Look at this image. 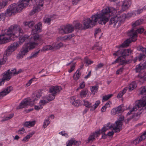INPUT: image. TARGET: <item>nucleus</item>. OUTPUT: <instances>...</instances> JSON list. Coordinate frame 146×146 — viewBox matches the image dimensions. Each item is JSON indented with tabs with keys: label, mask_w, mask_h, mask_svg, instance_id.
I'll return each mask as SVG.
<instances>
[{
	"label": "nucleus",
	"mask_w": 146,
	"mask_h": 146,
	"mask_svg": "<svg viewBox=\"0 0 146 146\" xmlns=\"http://www.w3.org/2000/svg\"><path fill=\"white\" fill-rule=\"evenodd\" d=\"M100 101L98 100L96 101L94 105L92 106V108L90 109V110L94 111L98 107L99 104H100Z\"/></svg>",
	"instance_id": "34"
},
{
	"label": "nucleus",
	"mask_w": 146,
	"mask_h": 146,
	"mask_svg": "<svg viewBox=\"0 0 146 146\" xmlns=\"http://www.w3.org/2000/svg\"><path fill=\"white\" fill-rule=\"evenodd\" d=\"M139 111L137 113L135 114L134 115L136 117H138L143 112V110L142 108H140L139 109Z\"/></svg>",
	"instance_id": "60"
},
{
	"label": "nucleus",
	"mask_w": 146,
	"mask_h": 146,
	"mask_svg": "<svg viewBox=\"0 0 146 146\" xmlns=\"http://www.w3.org/2000/svg\"><path fill=\"white\" fill-rule=\"evenodd\" d=\"M140 94L142 95H144L145 96H143L142 98L140 100H141L144 98H146L145 100H146V87L145 86H143L141 88V90H140ZM145 106V109L146 110V104Z\"/></svg>",
	"instance_id": "25"
},
{
	"label": "nucleus",
	"mask_w": 146,
	"mask_h": 146,
	"mask_svg": "<svg viewBox=\"0 0 146 146\" xmlns=\"http://www.w3.org/2000/svg\"><path fill=\"white\" fill-rule=\"evenodd\" d=\"M74 30L73 26L70 25H62L58 29L59 33L61 34H66L72 32Z\"/></svg>",
	"instance_id": "11"
},
{
	"label": "nucleus",
	"mask_w": 146,
	"mask_h": 146,
	"mask_svg": "<svg viewBox=\"0 0 146 146\" xmlns=\"http://www.w3.org/2000/svg\"><path fill=\"white\" fill-rule=\"evenodd\" d=\"M34 24V22L33 21L25 22L23 23L24 25L27 27V28H32L33 27Z\"/></svg>",
	"instance_id": "28"
},
{
	"label": "nucleus",
	"mask_w": 146,
	"mask_h": 146,
	"mask_svg": "<svg viewBox=\"0 0 146 146\" xmlns=\"http://www.w3.org/2000/svg\"><path fill=\"white\" fill-rule=\"evenodd\" d=\"M95 138L94 136H93L92 134H91L89 136L88 140L86 141V142L87 143H89L91 141H92L95 140Z\"/></svg>",
	"instance_id": "41"
},
{
	"label": "nucleus",
	"mask_w": 146,
	"mask_h": 146,
	"mask_svg": "<svg viewBox=\"0 0 146 146\" xmlns=\"http://www.w3.org/2000/svg\"><path fill=\"white\" fill-rule=\"evenodd\" d=\"M9 70V73L12 76V75L15 76L16 75V69L14 68L13 69Z\"/></svg>",
	"instance_id": "46"
},
{
	"label": "nucleus",
	"mask_w": 146,
	"mask_h": 146,
	"mask_svg": "<svg viewBox=\"0 0 146 146\" xmlns=\"http://www.w3.org/2000/svg\"><path fill=\"white\" fill-rule=\"evenodd\" d=\"M5 13H2L0 14V21L2 20L4 21L5 19Z\"/></svg>",
	"instance_id": "57"
},
{
	"label": "nucleus",
	"mask_w": 146,
	"mask_h": 146,
	"mask_svg": "<svg viewBox=\"0 0 146 146\" xmlns=\"http://www.w3.org/2000/svg\"><path fill=\"white\" fill-rule=\"evenodd\" d=\"M62 90L61 86H52L50 89L49 91L50 94L49 95L48 98L45 97L44 100H41L40 102V105L42 106L47 103L53 100L57 93H58Z\"/></svg>",
	"instance_id": "6"
},
{
	"label": "nucleus",
	"mask_w": 146,
	"mask_h": 146,
	"mask_svg": "<svg viewBox=\"0 0 146 146\" xmlns=\"http://www.w3.org/2000/svg\"><path fill=\"white\" fill-rule=\"evenodd\" d=\"M81 101L79 100H77L75 101L74 103H72V105L78 107L79 105H81Z\"/></svg>",
	"instance_id": "52"
},
{
	"label": "nucleus",
	"mask_w": 146,
	"mask_h": 146,
	"mask_svg": "<svg viewBox=\"0 0 146 146\" xmlns=\"http://www.w3.org/2000/svg\"><path fill=\"white\" fill-rule=\"evenodd\" d=\"M40 50H39L33 52L28 57L27 59H30L36 57L37 56L38 54L40 52Z\"/></svg>",
	"instance_id": "27"
},
{
	"label": "nucleus",
	"mask_w": 146,
	"mask_h": 146,
	"mask_svg": "<svg viewBox=\"0 0 146 146\" xmlns=\"http://www.w3.org/2000/svg\"><path fill=\"white\" fill-rule=\"evenodd\" d=\"M72 38V36L70 35H67L66 36H65L63 37H59L58 38V39H59L61 40H66V39L70 40Z\"/></svg>",
	"instance_id": "45"
},
{
	"label": "nucleus",
	"mask_w": 146,
	"mask_h": 146,
	"mask_svg": "<svg viewBox=\"0 0 146 146\" xmlns=\"http://www.w3.org/2000/svg\"><path fill=\"white\" fill-rule=\"evenodd\" d=\"M42 92L40 90L36 91L35 93L32 94L31 98H27L24 99L21 101L17 109H19L23 108H27L29 105H33L35 101L38 100L41 96Z\"/></svg>",
	"instance_id": "3"
},
{
	"label": "nucleus",
	"mask_w": 146,
	"mask_h": 146,
	"mask_svg": "<svg viewBox=\"0 0 146 146\" xmlns=\"http://www.w3.org/2000/svg\"><path fill=\"white\" fill-rule=\"evenodd\" d=\"M42 108L43 107L40 105L39 106H35V109L37 110L42 109Z\"/></svg>",
	"instance_id": "64"
},
{
	"label": "nucleus",
	"mask_w": 146,
	"mask_h": 146,
	"mask_svg": "<svg viewBox=\"0 0 146 146\" xmlns=\"http://www.w3.org/2000/svg\"><path fill=\"white\" fill-rule=\"evenodd\" d=\"M146 138V131L139 137H137L133 141V143L135 144L138 143L142 141L145 139Z\"/></svg>",
	"instance_id": "20"
},
{
	"label": "nucleus",
	"mask_w": 146,
	"mask_h": 146,
	"mask_svg": "<svg viewBox=\"0 0 146 146\" xmlns=\"http://www.w3.org/2000/svg\"><path fill=\"white\" fill-rule=\"evenodd\" d=\"M7 55L4 54L3 56V58L1 60L0 65L4 64L6 62L7 60Z\"/></svg>",
	"instance_id": "37"
},
{
	"label": "nucleus",
	"mask_w": 146,
	"mask_h": 146,
	"mask_svg": "<svg viewBox=\"0 0 146 146\" xmlns=\"http://www.w3.org/2000/svg\"><path fill=\"white\" fill-rule=\"evenodd\" d=\"M115 127V123L113 124L109 122L104 125L101 130V131L106 132L109 129L114 130V129Z\"/></svg>",
	"instance_id": "16"
},
{
	"label": "nucleus",
	"mask_w": 146,
	"mask_h": 146,
	"mask_svg": "<svg viewBox=\"0 0 146 146\" xmlns=\"http://www.w3.org/2000/svg\"><path fill=\"white\" fill-rule=\"evenodd\" d=\"M26 37H21L19 38V41L15 42L9 46L6 50V54L7 56H9L12 52L18 47L21 44L25 41Z\"/></svg>",
	"instance_id": "7"
},
{
	"label": "nucleus",
	"mask_w": 146,
	"mask_h": 146,
	"mask_svg": "<svg viewBox=\"0 0 146 146\" xmlns=\"http://www.w3.org/2000/svg\"><path fill=\"white\" fill-rule=\"evenodd\" d=\"M141 82L146 80V72L143 74H139L137 76Z\"/></svg>",
	"instance_id": "24"
},
{
	"label": "nucleus",
	"mask_w": 146,
	"mask_h": 146,
	"mask_svg": "<svg viewBox=\"0 0 146 146\" xmlns=\"http://www.w3.org/2000/svg\"><path fill=\"white\" fill-rule=\"evenodd\" d=\"M98 89V86H93L91 89L92 92L95 94V93L97 92Z\"/></svg>",
	"instance_id": "53"
},
{
	"label": "nucleus",
	"mask_w": 146,
	"mask_h": 146,
	"mask_svg": "<svg viewBox=\"0 0 146 146\" xmlns=\"http://www.w3.org/2000/svg\"><path fill=\"white\" fill-rule=\"evenodd\" d=\"M24 8L19 3L17 4L15 3L10 5L7 11V13L9 15L14 14L15 13L21 11Z\"/></svg>",
	"instance_id": "8"
},
{
	"label": "nucleus",
	"mask_w": 146,
	"mask_h": 146,
	"mask_svg": "<svg viewBox=\"0 0 146 146\" xmlns=\"http://www.w3.org/2000/svg\"><path fill=\"white\" fill-rule=\"evenodd\" d=\"M123 69V68L122 67L120 68L119 69L117 70L116 72V74H119L121 73L122 72Z\"/></svg>",
	"instance_id": "63"
},
{
	"label": "nucleus",
	"mask_w": 146,
	"mask_h": 146,
	"mask_svg": "<svg viewBox=\"0 0 146 146\" xmlns=\"http://www.w3.org/2000/svg\"><path fill=\"white\" fill-rule=\"evenodd\" d=\"M142 21L140 19L137 20L133 24V27H135L141 24L142 23Z\"/></svg>",
	"instance_id": "47"
},
{
	"label": "nucleus",
	"mask_w": 146,
	"mask_h": 146,
	"mask_svg": "<svg viewBox=\"0 0 146 146\" xmlns=\"http://www.w3.org/2000/svg\"><path fill=\"white\" fill-rule=\"evenodd\" d=\"M146 98H144L141 100H139L135 102V105L133 108L127 113V115H130L132 112L136 111L142 107L145 106L146 105Z\"/></svg>",
	"instance_id": "10"
},
{
	"label": "nucleus",
	"mask_w": 146,
	"mask_h": 146,
	"mask_svg": "<svg viewBox=\"0 0 146 146\" xmlns=\"http://www.w3.org/2000/svg\"><path fill=\"white\" fill-rule=\"evenodd\" d=\"M30 0H20L18 2L24 8L27 5L28 2Z\"/></svg>",
	"instance_id": "30"
},
{
	"label": "nucleus",
	"mask_w": 146,
	"mask_h": 146,
	"mask_svg": "<svg viewBox=\"0 0 146 146\" xmlns=\"http://www.w3.org/2000/svg\"><path fill=\"white\" fill-rule=\"evenodd\" d=\"M131 50L129 49H124L121 52V57L124 58V56H129L131 54Z\"/></svg>",
	"instance_id": "23"
},
{
	"label": "nucleus",
	"mask_w": 146,
	"mask_h": 146,
	"mask_svg": "<svg viewBox=\"0 0 146 146\" xmlns=\"http://www.w3.org/2000/svg\"><path fill=\"white\" fill-rule=\"evenodd\" d=\"M62 45V44L61 42L58 43L57 44H52V46L54 51L55 50L59 49Z\"/></svg>",
	"instance_id": "33"
},
{
	"label": "nucleus",
	"mask_w": 146,
	"mask_h": 146,
	"mask_svg": "<svg viewBox=\"0 0 146 146\" xmlns=\"http://www.w3.org/2000/svg\"><path fill=\"white\" fill-rule=\"evenodd\" d=\"M137 84L135 81H133L129 84L128 88L129 91H131L137 86Z\"/></svg>",
	"instance_id": "26"
},
{
	"label": "nucleus",
	"mask_w": 146,
	"mask_h": 146,
	"mask_svg": "<svg viewBox=\"0 0 146 146\" xmlns=\"http://www.w3.org/2000/svg\"><path fill=\"white\" fill-rule=\"evenodd\" d=\"M122 52H121L120 50H117V51L115 52L113 54V55L114 56H119L120 55H121V53Z\"/></svg>",
	"instance_id": "58"
},
{
	"label": "nucleus",
	"mask_w": 146,
	"mask_h": 146,
	"mask_svg": "<svg viewBox=\"0 0 146 146\" xmlns=\"http://www.w3.org/2000/svg\"><path fill=\"white\" fill-rule=\"evenodd\" d=\"M9 70H8L2 74L3 77L1 80L0 81V86H1L4 84L5 81H8L11 78L12 76L9 73Z\"/></svg>",
	"instance_id": "13"
},
{
	"label": "nucleus",
	"mask_w": 146,
	"mask_h": 146,
	"mask_svg": "<svg viewBox=\"0 0 146 146\" xmlns=\"http://www.w3.org/2000/svg\"><path fill=\"white\" fill-rule=\"evenodd\" d=\"M94 48H95L96 49L98 50H100L102 49V47L100 46H99L98 45V43H97L94 46Z\"/></svg>",
	"instance_id": "61"
},
{
	"label": "nucleus",
	"mask_w": 146,
	"mask_h": 146,
	"mask_svg": "<svg viewBox=\"0 0 146 146\" xmlns=\"http://www.w3.org/2000/svg\"><path fill=\"white\" fill-rule=\"evenodd\" d=\"M146 68V64L144 62L143 64H140L137 66L135 68L136 72H140L142 70Z\"/></svg>",
	"instance_id": "22"
},
{
	"label": "nucleus",
	"mask_w": 146,
	"mask_h": 146,
	"mask_svg": "<svg viewBox=\"0 0 146 146\" xmlns=\"http://www.w3.org/2000/svg\"><path fill=\"white\" fill-rule=\"evenodd\" d=\"M13 90V87L11 86H9L7 87L0 92V98H2L5 96Z\"/></svg>",
	"instance_id": "18"
},
{
	"label": "nucleus",
	"mask_w": 146,
	"mask_h": 146,
	"mask_svg": "<svg viewBox=\"0 0 146 146\" xmlns=\"http://www.w3.org/2000/svg\"><path fill=\"white\" fill-rule=\"evenodd\" d=\"M84 103V105L88 108H92V104L88 101L85 100H83Z\"/></svg>",
	"instance_id": "35"
},
{
	"label": "nucleus",
	"mask_w": 146,
	"mask_h": 146,
	"mask_svg": "<svg viewBox=\"0 0 146 146\" xmlns=\"http://www.w3.org/2000/svg\"><path fill=\"white\" fill-rule=\"evenodd\" d=\"M143 11V9L142 8L138 9L137 10L133 11V13H135V15H138L140 14Z\"/></svg>",
	"instance_id": "48"
},
{
	"label": "nucleus",
	"mask_w": 146,
	"mask_h": 146,
	"mask_svg": "<svg viewBox=\"0 0 146 146\" xmlns=\"http://www.w3.org/2000/svg\"><path fill=\"white\" fill-rule=\"evenodd\" d=\"M50 123V121L49 120V118L47 119L46 120H45L44 122L43 126L44 128L46 127Z\"/></svg>",
	"instance_id": "49"
},
{
	"label": "nucleus",
	"mask_w": 146,
	"mask_h": 146,
	"mask_svg": "<svg viewBox=\"0 0 146 146\" xmlns=\"http://www.w3.org/2000/svg\"><path fill=\"white\" fill-rule=\"evenodd\" d=\"M4 31L3 34L0 35V43L1 44L9 42L10 40H14V36L17 37L19 36V39L21 37H26L25 41L28 38V37L27 35H23V31L17 25L11 26L8 29L5 30Z\"/></svg>",
	"instance_id": "2"
},
{
	"label": "nucleus",
	"mask_w": 146,
	"mask_h": 146,
	"mask_svg": "<svg viewBox=\"0 0 146 146\" xmlns=\"http://www.w3.org/2000/svg\"><path fill=\"white\" fill-rule=\"evenodd\" d=\"M42 50L45 51L49 50L54 51L52 44V45H48L44 46L42 48Z\"/></svg>",
	"instance_id": "32"
},
{
	"label": "nucleus",
	"mask_w": 146,
	"mask_h": 146,
	"mask_svg": "<svg viewBox=\"0 0 146 146\" xmlns=\"http://www.w3.org/2000/svg\"><path fill=\"white\" fill-rule=\"evenodd\" d=\"M37 0H30V3H33V5H34L35 4L36 5V6L34 7L32 12L30 13L31 15H32L37 12L40 11L43 6V0H39L38 2L37 1Z\"/></svg>",
	"instance_id": "9"
},
{
	"label": "nucleus",
	"mask_w": 146,
	"mask_h": 146,
	"mask_svg": "<svg viewBox=\"0 0 146 146\" xmlns=\"http://www.w3.org/2000/svg\"><path fill=\"white\" fill-rule=\"evenodd\" d=\"M14 116L13 113H11L3 118L1 121H4L11 119Z\"/></svg>",
	"instance_id": "36"
},
{
	"label": "nucleus",
	"mask_w": 146,
	"mask_h": 146,
	"mask_svg": "<svg viewBox=\"0 0 146 146\" xmlns=\"http://www.w3.org/2000/svg\"><path fill=\"white\" fill-rule=\"evenodd\" d=\"M131 4V1L129 0H125L123 1L122 4L121 11H123L127 10Z\"/></svg>",
	"instance_id": "17"
},
{
	"label": "nucleus",
	"mask_w": 146,
	"mask_h": 146,
	"mask_svg": "<svg viewBox=\"0 0 146 146\" xmlns=\"http://www.w3.org/2000/svg\"><path fill=\"white\" fill-rule=\"evenodd\" d=\"M113 94H111L105 96L103 97L102 99L104 101H106L111 98Z\"/></svg>",
	"instance_id": "50"
},
{
	"label": "nucleus",
	"mask_w": 146,
	"mask_h": 146,
	"mask_svg": "<svg viewBox=\"0 0 146 146\" xmlns=\"http://www.w3.org/2000/svg\"><path fill=\"white\" fill-rule=\"evenodd\" d=\"M17 132L19 134H22L25 132V131L23 127L20 129Z\"/></svg>",
	"instance_id": "56"
},
{
	"label": "nucleus",
	"mask_w": 146,
	"mask_h": 146,
	"mask_svg": "<svg viewBox=\"0 0 146 146\" xmlns=\"http://www.w3.org/2000/svg\"><path fill=\"white\" fill-rule=\"evenodd\" d=\"M124 117L122 116L119 117L118 119V120L116 121L115 123V127L114 129L115 132L118 133L119 132V129L122 126V121L124 119Z\"/></svg>",
	"instance_id": "14"
},
{
	"label": "nucleus",
	"mask_w": 146,
	"mask_h": 146,
	"mask_svg": "<svg viewBox=\"0 0 146 146\" xmlns=\"http://www.w3.org/2000/svg\"><path fill=\"white\" fill-rule=\"evenodd\" d=\"M88 92L87 90H83L80 93V96L82 98L85 96Z\"/></svg>",
	"instance_id": "51"
},
{
	"label": "nucleus",
	"mask_w": 146,
	"mask_h": 146,
	"mask_svg": "<svg viewBox=\"0 0 146 146\" xmlns=\"http://www.w3.org/2000/svg\"><path fill=\"white\" fill-rule=\"evenodd\" d=\"M126 88H125L124 89L120 92L118 95L117 96V97L118 98H121L123 95L126 92Z\"/></svg>",
	"instance_id": "40"
},
{
	"label": "nucleus",
	"mask_w": 146,
	"mask_h": 146,
	"mask_svg": "<svg viewBox=\"0 0 146 146\" xmlns=\"http://www.w3.org/2000/svg\"><path fill=\"white\" fill-rule=\"evenodd\" d=\"M137 50L139 51H142L143 54H145L146 53V48H144L143 47L141 46H138L137 47Z\"/></svg>",
	"instance_id": "42"
},
{
	"label": "nucleus",
	"mask_w": 146,
	"mask_h": 146,
	"mask_svg": "<svg viewBox=\"0 0 146 146\" xmlns=\"http://www.w3.org/2000/svg\"><path fill=\"white\" fill-rule=\"evenodd\" d=\"M34 134V133L33 132L32 133H29L25 137H24L22 140V141H27V140L29 139Z\"/></svg>",
	"instance_id": "39"
},
{
	"label": "nucleus",
	"mask_w": 146,
	"mask_h": 146,
	"mask_svg": "<svg viewBox=\"0 0 146 146\" xmlns=\"http://www.w3.org/2000/svg\"><path fill=\"white\" fill-rule=\"evenodd\" d=\"M43 21L45 23H49L51 21V19L49 18H46L44 19Z\"/></svg>",
	"instance_id": "62"
},
{
	"label": "nucleus",
	"mask_w": 146,
	"mask_h": 146,
	"mask_svg": "<svg viewBox=\"0 0 146 146\" xmlns=\"http://www.w3.org/2000/svg\"><path fill=\"white\" fill-rule=\"evenodd\" d=\"M146 55L144 54L140 53L138 57V59L139 61H140L146 58Z\"/></svg>",
	"instance_id": "43"
},
{
	"label": "nucleus",
	"mask_w": 146,
	"mask_h": 146,
	"mask_svg": "<svg viewBox=\"0 0 146 146\" xmlns=\"http://www.w3.org/2000/svg\"><path fill=\"white\" fill-rule=\"evenodd\" d=\"M35 121L26 122L24 126L26 127H29L33 126L35 124Z\"/></svg>",
	"instance_id": "29"
},
{
	"label": "nucleus",
	"mask_w": 146,
	"mask_h": 146,
	"mask_svg": "<svg viewBox=\"0 0 146 146\" xmlns=\"http://www.w3.org/2000/svg\"><path fill=\"white\" fill-rule=\"evenodd\" d=\"M144 31V29L142 28L137 29L136 30H135L134 28H132L127 34L128 36H129V38L125 41L119 47H125L128 46L131 42H135L136 40L137 32L139 33H141Z\"/></svg>",
	"instance_id": "5"
},
{
	"label": "nucleus",
	"mask_w": 146,
	"mask_h": 146,
	"mask_svg": "<svg viewBox=\"0 0 146 146\" xmlns=\"http://www.w3.org/2000/svg\"><path fill=\"white\" fill-rule=\"evenodd\" d=\"M101 130H100L99 131H96L95 132L92 133V135L94 136V137H98L100 134Z\"/></svg>",
	"instance_id": "55"
},
{
	"label": "nucleus",
	"mask_w": 146,
	"mask_h": 146,
	"mask_svg": "<svg viewBox=\"0 0 146 146\" xmlns=\"http://www.w3.org/2000/svg\"><path fill=\"white\" fill-rule=\"evenodd\" d=\"M7 1H3L0 2V9L2 8H3L6 6L7 5Z\"/></svg>",
	"instance_id": "54"
},
{
	"label": "nucleus",
	"mask_w": 146,
	"mask_h": 146,
	"mask_svg": "<svg viewBox=\"0 0 146 146\" xmlns=\"http://www.w3.org/2000/svg\"><path fill=\"white\" fill-rule=\"evenodd\" d=\"M80 69H78L73 76L74 79L76 80H77L79 79L81 75V74L80 72Z\"/></svg>",
	"instance_id": "31"
},
{
	"label": "nucleus",
	"mask_w": 146,
	"mask_h": 146,
	"mask_svg": "<svg viewBox=\"0 0 146 146\" xmlns=\"http://www.w3.org/2000/svg\"><path fill=\"white\" fill-rule=\"evenodd\" d=\"M84 62L87 64L89 65L93 63V62L89 59L88 57H85L84 58Z\"/></svg>",
	"instance_id": "44"
},
{
	"label": "nucleus",
	"mask_w": 146,
	"mask_h": 146,
	"mask_svg": "<svg viewBox=\"0 0 146 146\" xmlns=\"http://www.w3.org/2000/svg\"><path fill=\"white\" fill-rule=\"evenodd\" d=\"M75 27L76 29H84V27H83L82 24L79 23H76L75 25Z\"/></svg>",
	"instance_id": "38"
},
{
	"label": "nucleus",
	"mask_w": 146,
	"mask_h": 146,
	"mask_svg": "<svg viewBox=\"0 0 146 146\" xmlns=\"http://www.w3.org/2000/svg\"><path fill=\"white\" fill-rule=\"evenodd\" d=\"M117 13L116 10L113 8L108 7L103 9L100 14L92 15L91 19L88 18L85 19L83 22L84 29H88L93 27L98 21L100 24L105 25L109 20V18Z\"/></svg>",
	"instance_id": "1"
},
{
	"label": "nucleus",
	"mask_w": 146,
	"mask_h": 146,
	"mask_svg": "<svg viewBox=\"0 0 146 146\" xmlns=\"http://www.w3.org/2000/svg\"><path fill=\"white\" fill-rule=\"evenodd\" d=\"M31 38L33 40L34 42L25 44L21 50V52L24 56L28 52L29 50L34 48L36 46L43 41L41 36L37 34L34 36L32 38L31 37Z\"/></svg>",
	"instance_id": "4"
},
{
	"label": "nucleus",
	"mask_w": 146,
	"mask_h": 146,
	"mask_svg": "<svg viewBox=\"0 0 146 146\" xmlns=\"http://www.w3.org/2000/svg\"><path fill=\"white\" fill-rule=\"evenodd\" d=\"M123 111L122 106L120 105L116 108L113 109L111 111V113L113 115H120L123 112Z\"/></svg>",
	"instance_id": "15"
},
{
	"label": "nucleus",
	"mask_w": 146,
	"mask_h": 146,
	"mask_svg": "<svg viewBox=\"0 0 146 146\" xmlns=\"http://www.w3.org/2000/svg\"><path fill=\"white\" fill-rule=\"evenodd\" d=\"M104 64H99L96 67H95V69L97 71L99 69H100L101 68H102Z\"/></svg>",
	"instance_id": "59"
},
{
	"label": "nucleus",
	"mask_w": 146,
	"mask_h": 146,
	"mask_svg": "<svg viewBox=\"0 0 146 146\" xmlns=\"http://www.w3.org/2000/svg\"><path fill=\"white\" fill-rule=\"evenodd\" d=\"M117 62H119V65H125L127 64V62L125 61V59L119 56L112 63V64H114Z\"/></svg>",
	"instance_id": "21"
},
{
	"label": "nucleus",
	"mask_w": 146,
	"mask_h": 146,
	"mask_svg": "<svg viewBox=\"0 0 146 146\" xmlns=\"http://www.w3.org/2000/svg\"><path fill=\"white\" fill-rule=\"evenodd\" d=\"M122 22L123 21L122 17H120L119 15H118L111 18L109 24H113L114 27H115V25H117V27H118L120 26Z\"/></svg>",
	"instance_id": "12"
},
{
	"label": "nucleus",
	"mask_w": 146,
	"mask_h": 146,
	"mask_svg": "<svg viewBox=\"0 0 146 146\" xmlns=\"http://www.w3.org/2000/svg\"><path fill=\"white\" fill-rule=\"evenodd\" d=\"M42 25V23L40 22L36 25L34 26V28L32 30V34L34 35L40 32Z\"/></svg>",
	"instance_id": "19"
}]
</instances>
